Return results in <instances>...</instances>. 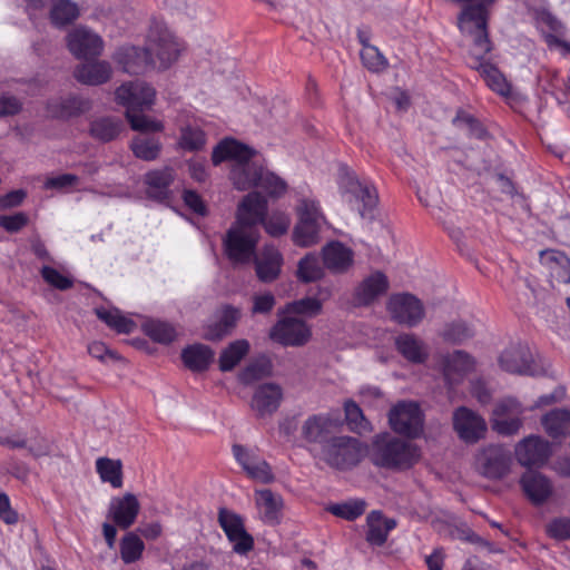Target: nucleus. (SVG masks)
<instances>
[{"mask_svg":"<svg viewBox=\"0 0 570 570\" xmlns=\"http://www.w3.org/2000/svg\"><path fill=\"white\" fill-rule=\"evenodd\" d=\"M267 212V202L258 193H249L238 205L236 220L224 238L225 253L234 264H248L255 257L259 239L257 225Z\"/></svg>","mask_w":570,"mask_h":570,"instance_id":"f257e3e1","label":"nucleus"},{"mask_svg":"<svg viewBox=\"0 0 570 570\" xmlns=\"http://www.w3.org/2000/svg\"><path fill=\"white\" fill-rule=\"evenodd\" d=\"M256 151L235 140L224 139L214 149L212 160L215 166L232 161L230 179L238 190H248L258 185L263 167L254 160Z\"/></svg>","mask_w":570,"mask_h":570,"instance_id":"f03ea898","label":"nucleus"},{"mask_svg":"<svg viewBox=\"0 0 570 570\" xmlns=\"http://www.w3.org/2000/svg\"><path fill=\"white\" fill-rule=\"evenodd\" d=\"M372 462L386 469H407L420 459L419 449L390 434L376 435L370 451Z\"/></svg>","mask_w":570,"mask_h":570,"instance_id":"7ed1b4c3","label":"nucleus"},{"mask_svg":"<svg viewBox=\"0 0 570 570\" xmlns=\"http://www.w3.org/2000/svg\"><path fill=\"white\" fill-rule=\"evenodd\" d=\"M340 188L344 199L358 212L362 218H373L379 198L372 185L361 181L354 173L346 171L341 176Z\"/></svg>","mask_w":570,"mask_h":570,"instance_id":"20e7f679","label":"nucleus"},{"mask_svg":"<svg viewBox=\"0 0 570 570\" xmlns=\"http://www.w3.org/2000/svg\"><path fill=\"white\" fill-rule=\"evenodd\" d=\"M363 454L361 442L345 435L327 440L322 448V459L337 470H348L355 466L362 460Z\"/></svg>","mask_w":570,"mask_h":570,"instance_id":"39448f33","label":"nucleus"},{"mask_svg":"<svg viewBox=\"0 0 570 570\" xmlns=\"http://www.w3.org/2000/svg\"><path fill=\"white\" fill-rule=\"evenodd\" d=\"M149 57L156 60L157 69H167L179 56L180 46L163 22H154L149 29L146 42Z\"/></svg>","mask_w":570,"mask_h":570,"instance_id":"423d86ee","label":"nucleus"},{"mask_svg":"<svg viewBox=\"0 0 570 570\" xmlns=\"http://www.w3.org/2000/svg\"><path fill=\"white\" fill-rule=\"evenodd\" d=\"M510 450L502 444H489L481 448L474 460L476 472L489 480L505 478L512 468Z\"/></svg>","mask_w":570,"mask_h":570,"instance_id":"0eeeda50","label":"nucleus"},{"mask_svg":"<svg viewBox=\"0 0 570 570\" xmlns=\"http://www.w3.org/2000/svg\"><path fill=\"white\" fill-rule=\"evenodd\" d=\"M389 423L394 432L416 438L423 431V414L416 402L401 401L390 410Z\"/></svg>","mask_w":570,"mask_h":570,"instance_id":"6e6552de","label":"nucleus"},{"mask_svg":"<svg viewBox=\"0 0 570 570\" xmlns=\"http://www.w3.org/2000/svg\"><path fill=\"white\" fill-rule=\"evenodd\" d=\"M116 101L126 107V111L149 110L156 100V90L142 80L122 83L116 89Z\"/></svg>","mask_w":570,"mask_h":570,"instance_id":"1a4fd4ad","label":"nucleus"},{"mask_svg":"<svg viewBox=\"0 0 570 570\" xmlns=\"http://www.w3.org/2000/svg\"><path fill=\"white\" fill-rule=\"evenodd\" d=\"M387 311L393 321L407 327H414L425 316L423 303L409 293L394 294L387 301Z\"/></svg>","mask_w":570,"mask_h":570,"instance_id":"9d476101","label":"nucleus"},{"mask_svg":"<svg viewBox=\"0 0 570 570\" xmlns=\"http://www.w3.org/2000/svg\"><path fill=\"white\" fill-rule=\"evenodd\" d=\"M500 367L512 374L539 375L542 368L533 361L529 347L517 343L504 348L498 358Z\"/></svg>","mask_w":570,"mask_h":570,"instance_id":"9b49d317","label":"nucleus"},{"mask_svg":"<svg viewBox=\"0 0 570 570\" xmlns=\"http://www.w3.org/2000/svg\"><path fill=\"white\" fill-rule=\"evenodd\" d=\"M552 450L549 441L539 435H529L514 446L518 463L524 468H541L551 456Z\"/></svg>","mask_w":570,"mask_h":570,"instance_id":"f8f14e48","label":"nucleus"},{"mask_svg":"<svg viewBox=\"0 0 570 570\" xmlns=\"http://www.w3.org/2000/svg\"><path fill=\"white\" fill-rule=\"evenodd\" d=\"M312 336L309 326L301 318L286 316L269 331V337L284 346H303Z\"/></svg>","mask_w":570,"mask_h":570,"instance_id":"ddd939ff","label":"nucleus"},{"mask_svg":"<svg viewBox=\"0 0 570 570\" xmlns=\"http://www.w3.org/2000/svg\"><path fill=\"white\" fill-rule=\"evenodd\" d=\"M69 51L78 59L96 58L102 53L104 41L86 27H77L67 35Z\"/></svg>","mask_w":570,"mask_h":570,"instance_id":"4468645a","label":"nucleus"},{"mask_svg":"<svg viewBox=\"0 0 570 570\" xmlns=\"http://www.w3.org/2000/svg\"><path fill=\"white\" fill-rule=\"evenodd\" d=\"M452 420L454 431L464 442L475 443L484 438L487 423L474 411L465 406H461L454 411Z\"/></svg>","mask_w":570,"mask_h":570,"instance_id":"2eb2a0df","label":"nucleus"},{"mask_svg":"<svg viewBox=\"0 0 570 570\" xmlns=\"http://www.w3.org/2000/svg\"><path fill=\"white\" fill-rule=\"evenodd\" d=\"M390 283L385 274L376 271L364 277L353 291L355 306H368L389 289Z\"/></svg>","mask_w":570,"mask_h":570,"instance_id":"dca6fc26","label":"nucleus"},{"mask_svg":"<svg viewBox=\"0 0 570 570\" xmlns=\"http://www.w3.org/2000/svg\"><path fill=\"white\" fill-rule=\"evenodd\" d=\"M114 61L127 73L138 75L147 68L156 67V60L149 57L146 48L124 46L112 55Z\"/></svg>","mask_w":570,"mask_h":570,"instance_id":"f3484780","label":"nucleus"},{"mask_svg":"<svg viewBox=\"0 0 570 570\" xmlns=\"http://www.w3.org/2000/svg\"><path fill=\"white\" fill-rule=\"evenodd\" d=\"M525 497L534 505L546 503L553 494L554 488L549 478L537 471H527L520 479Z\"/></svg>","mask_w":570,"mask_h":570,"instance_id":"a211bd4d","label":"nucleus"},{"mask_svg":"<svg viewBox=\"0 0 570 570\" xmlns=\"http://www.w3.org/2000/svg\"><path fill=\"white\" fill-rule=\"evenodd\" d=\"M323 264L333 274H345L354 264V252L341 242H331L322 248Z\"/></svg>","mask_w":570,"mask_h":570,"instance_id":"6ab92c4d","label":"nucleus"},{"mask_svg":"<svg viewBox=\"0 0 570 570\" xmlns=\"http://www.w3.org/2000/svg\"><path fill=\"white\" fill-rule=\"evenodd\" d=\"M440 365L445 381L453 385L473 371L474 360L463 351H454L442 355Z\"/></svg>","mask_w":570,"mask_h":570,"instance_id":"aec40b11","label":"nucleus"},{"mask_svg":"<svg viewBox=\"0 0 570 570\" xmlns=\"http://www.w3.org/2000/svg\"><path fill=\"white\" fill-rule=\"evenodd\" d=\"M233 453L249 478L262 483H269L274 480L271 466L265 460L250 453L244 446L238 444L233 446Z\"/></svg>","mask_w":570,"mask_h":570,"instance_id":"412c9836","label":"nucleus"},{"mask_svg":"<svg viewBox=\"0 0 570 570\" xmlns=\"http://www.w3.org/2000/svg\"><path fill=\"white\" fill-rule=\"evenodd\" d=\"M255 271L259 281L271 283L275 281L283 264V256L273 245H265L254 257Z\"/></svg>","mask_w":570,"mask_h":570,"instance_id":"4be33fe9","label":"nucleus"},{"mask_svg":"<svg viewBox=\"0 0 570 570\" xmlns=\"http://www.w3.org/2000/svg\"><path fill=\"white\" fill-rule=\"evenodd\" d=\"M283 399L282 387L275 383L259 385L252 400V409L258 416L272 415L279 406Z\"/></svg>","mask_w":570,"mask_h":570,"instance_id":"5701e85b","label":"nucleus"},{"mask_svg":"<svg viewBox=\"0 0 570 570\" xmlns=\"http://www.w3.org/2000/svg\"><path fill=\"white\" fill-rule=\"evenodd\" d=\"M140 504L132 493H126L121 498H114L109 507V515L121 529H128L136 520Z\"/></svg>","mask_w":570,"mask_h":570,"instance_id":"b1692460","label":"nucleus"},{"mask_svg":"<svg viewBox=\"0 0 570 570\" xmlns=\"http://www.w3.org/2000/svg\"><path fill=\"white\" fill-rule=\"evenodd\" d=\"M541 264L546 267L549 274V281L553 286L558 284L570 283V258L559 250H542L540 253Z\"/></svg>","mask_w":570,"mask_h":570,"instance_id":"393cba45","label":"nucleus"},{"mask_svg":"<svg viewBox=\"0 0 570 570\" xmlns=\"http://www.w3.org/2000/svg\"><path fill=\"white\" fill-rule=\"evenodd\" d=\"M73 75L83 85L99 86L111 79L112 67L106 60H92L79 65Z\"/></svg>","mask_w":570,"mask_h":570,"instance_id":"a878e982","label":"nucleus"},{"mask_svg":"<svg viewBox=\"0 0 570 570\" xmlns=\"http://www.w3.org/2000/svg\"><path fill=\"white\" fill-rule=\"evenodd\" d=\"M90 109V102L81 97L69 96L48 101L47 110L55 118H70Z\"/></svg>","mask_w":570,"mask_h":570,"instance_id":"bb28decb","label":"nucleus"},{"mask_svg":"<svg viewBox=\"0 0 570 570\" xmlns=\"http://www.w3.org/2000/svg\"><path fill=\"white\" fill-rule=\"evenodd\" d=\"M255 501L262 520L268 524H275L279 521L283 500L281 495L271 490H259L255 492Z\"/></svg>","mask_w":570,"mask_h":570,"instance_id":"cd10ccee","label":"nucleus"},{"mask_svg":"<svg viewBox=\"0 0 570 570\" xmlns=\"http://www.w3.org/2000/svg\"><path fill=\"white\" fill-rule=\"evenodd\" d=\"M215 352L204 344H193L181 352L184 365L193 372L206 371L213 363Z\"/></svg>","mask_w":570,"mask_h":570,"instance_id":"c85d7f7f","label":"nucleus"},{"mask_svg":"<svg viewBox=\"0 0 570 570\" xmlns=\"http://www.w3.org/2000/svg\"><path fill=\"white\" fill-rule=\"evenodd\" d=\"M366 540L370 544L382 546L387 540L391 530L396 527L394 519L383 517L379 511H372L367 518Z\"/></svg>","mask_w":570,"mask_h":570,"instance_id":"c756f323","label":"nucleus"},{"mask_svg":"<svg viewBox=\"0 0 570 570\" xmlns=\"http://www.w3.org/2000/svg\"><path fill=\"white\" fill-rule=\"evenodd\" d=\"M397 351L412 363H423L428 357L426 345L414 334H401L395 340Z\"/></svg>","mask_w":570,"mask_h":570,"instance_id":"7c9ffc66","label":"nucleus"},{"mask_svg":"<svg viewBox=\"0 0 570 570\" xmlns=\"http://www.w3.org/2000/svg\"><path fill=\"white\" fill-rule=\"evenodd\" d=\"M174 180L171 168L153 170L146 174L147 194L150 198L163 200L168 195V187Z\"/></svg>","mask_w":570,"mask_h":570,"instance_id":"2f4dec72","label":"nucleus"},{"mask_svg":"<svg viewBox=\"0 0 570 570\" xmlns=\"http://www.w3.org/2000/svg\"><path fill=\"white\" fill-rule=\"evenodd\" d=\"M541 424L550 438H563L570 431V411L554 409L541 417Z\"/></svg>","mask_w":570,"mask_h":570,"instance_id":"473e14b6","label":"nucleus"},{"mask_svg":"<svg viewBox=\"0 0 570 570\" xmlns=\"http://www.w3.org/2000/svg\"><path fill=\"white\" fill-rule=\"evenodd\" d=\"M249 342L240 338L229 343L222 350L218 365L222 372H229L234 370L240 361L249 353Z\"/></svg>","mask_w":570,"mask_h":570,"instance_id":"72a5a7b5","label":"nucleus"},{"mask_svg":"<svg viewBox=\"0 0 570 570\" xmlns=\"http://www.w3.org/2000/svg\"><path fill=\"white\" fill-rule=\"evenodd\" d=\"M239 317V309L226 306L222 312L219 321L216 324L208 326L204 334V338L208 341L222 340L234 330Z\"/></svg>","mask_w":570,"mask_h":570,"instance_id":"f704fd0d","label":"nucleus"},{"mask_svg":"<svg viewBox=\"0 0 570 570\" xmlns=\"http://www.w3.org/2000/svg\"><path fill=\"white\" fill-rule=\"evenodd\" d=\"M80 14L79 6L71 0H57L49 12L50 21L56 27L72 23Z\"/></svg>","mask_w":570,"mask_h":570,"instance_id":"c9c22d12","label":"nucleus"},{"mask_svg":"<svg viewBox=\"0 0 570 570\" xmlns=\"http://www.w3.org/2000/svg\"><path fill=\"white\" fill-rule=\"evenodd\" d=\"M130 148L137 158L151 161L158 158L161 142L155 137L137 136L132 139Z\"/></svg>","mask_w":570,"mask_h":570,"instance_id":"e433bc0d","label":"nucleus"},{"mask_svg":"<svg viewBox=\"0 0 570 570\" xmlns=\"http://www.w3.org/2000/svg\"><path fill=\"white\" fill-rule=\"evenodd\" d=\"M323 224L297 220L293 230V242L299 247H309L318 243Z\"/></svg>","mask_w":570,"mask_h":570,"instance_id":"4c0bfd02","label":"nucleus"},{"mask_svg":"<svg viewBox=\"0 0 570 570\" xmlns=\"http://www.w3.org/2000/svg\"><path fill=\"white\" fill-rule=\"evenodd\" d=\"M96 470L104 482H109L114 488L122 485V464L119 460L99 458Z\"/></svg>","mask_w":570,"mask_h":570,"instance_id":"58836bf2","label":"nucleus"},{"mask_svg":"<svg viewBox=\"0 0 570 570\" xmlns=\"http://www.w3.org/2000/svg\"><path fill=\"white\" fill-rule=\"evenodd\" d=\"M121 130V121L115 118L104 117L91 122L90 135L101 141L115 139Z\"/></svg>","mask_w":570,"mask_h":570,"instance_id":"ea45409f","label":"nucleus"},{"mask_svg":"<svg viewBox=\"0 0 570 570\" xmlns=\"http://www.w3.org/2000/svg\"><path fill=\"white\" fill-rule=\"evenodd\" d=\"M142 327L153 341L161 344H169L177 337L175 327L163 321L150 320Z\"/></svg>","mask_w":570,"mask_h":570,"instance_id":"a19ab883","label":"nucleus"},{"mask_svg":"<svg viewBox=\"0 0 570 570\" xmlns=\"http://www.w3.org/2000/svg\"><path fill=\"white\" fill-rule=\"evenodd\" d=\"M324 276V268L314 254L305 255L297 266V277L304 283H312Z\"/></svg>","mask_w":570,"mask_h":570,"instance_id":"79ce46f5","label":"nucleus"},{"mask_svg":"<svg viewBox=\"0 0 570 570\" xmlns=\"http://www.w3.org/2000/svg\"><path fill=\"white\" fill-rule=\"evenodd\" d=\"M328 419L323 415H312L307 417L302 425V435L308 442H321L328 425Z\"/></svg>","mask_w":570,"mask_h":570,"instance_id":"37998d69","label":"nucleus"},{"mask_svg":"<svg viewBox=\"0 0 570 570\" xmlns=\"http://www.w3.org/2000/svg\"><path fill=\"white\" fill-rule=\"evenodd\" d=\"M96 314L99 320L105 322L109 327L116 330L118 333H131L135 323L122 316L118 309H106V308H97Z\"/></svg>","mask_w":570,"mask_h":570,"instance_id":"c03bdc74","label":"nucleus"},{"mask_svg":"<svg viewBox=\"0 0 570 570\" xmlns=\"http://www.w3.org/2000/svg\"><path fill=\"white\" fill-rule=\"evenodd\" d=\"M126 118L135 131L160 132L164 130V124L160 120L145 115L144 111H126Z\"/></svg>","mask_w":570,"mask_h":570,"instance_id":"a18cd8bd","label":"nucleus"},{"mask_svg":"<svg viewBox=\"0 0 570 570\" xmlns=\"http://www.w3.org/2000/svg\"><path fill=\"white\" fill-rule=\"evenodd\" d=\"M345 420L348 428L356 433L371 431V424L365 419L361 407L352 400L344 403Z\"/></svg>","mask_w":570,"mask_h":570,"instance_id":"49530a36","label":"nucleus"},{"mask_svg":"<svg viewBox=\"0 0 570 570\" xmlns=\"http://www.w3.org/2000/svg\"><path fill=\"white\" fill-rule=\"evenodd\" d=\"M366 502L362 499H351L342 503L332 504L328 511L345 520H355L365 512Z\"/></svg>","mask_w":570,"mask_h":570,"instance_id":"de8ad7c7","label":"nucleus"},{"mask_svg":"<svg viewBox=\"0 0 570 570\" xmlns=\"http://www.w3.org/2000/svg\"><path fill=\"white\" fill-rule=\"evenodd\" d=\"M145 544L134 532L126 534L120 543V554L125 563H132L141 558Z\"/></svg>","mask_w":570,"mask_h":570,"instance_id":"09e8293b","label":"nucleus"},{"mask_svg":"<svg viewBox=\"0 0 570 570\" xmlns=\"http://www.w3.org/2000/svg\"><path fill=\"white\" fill-rule=\"evenodd\" d=\"M298 220H307L311 223L323 224L324 215L321 212L320 204L311 197H301L296 206Z\"/></svg>","mask_w":570,"mask_h":570,"instance_id":"8fccbe9b","label":"nucleus"},{"mask_svg":"<svg viewBox=\"0 0 570 570\" xmlns=\"http://www.w3.org/2000/svg\"><path fill=\"white\" fill-rule=\"evenodd\" d=\"M218 522L228 540H233V538L239 533L243 534V530L245 529L243 519L227 509L219 510Z\"/></svg>","mask_w":570,"mask_h":570,"instance_id":"3c124183","label":"nucleus"},{"mask_svg":"<svg viewBox=\"0 0 570 570\" xmlns=\"http://www.w3.org/2000/svg\"><path fill=\"white\" fill-rule=\"evenodd\" d=\"M266 213L263 216L262 222L258 224H263L265 230L274 237L281 236L288 230L291 219L284 213H273L268 217H266Z\"/></svg>","mask_w":570,"mask_h":570,"instance_id":"603ef678","label":"nucleus"},{"mask_svg":"<svg viewBox=\"0 0 570 570\" xmlns=\"http://www.w3.org/2000/svg\"><path fill=\"white\" fill-rule=\"evenodd\" d=\"M492 429L501 435H514L522 426V419L517 416L493 415Z\"/></svg>","mask_w":570,"mask_h":570,"instance_id":"864d4df0","label":"nucleus"},{"mask_svg":"<svg viewBox=\"0 0 570 570\" xmlns=\"http://www.w3.org/2000/svg\"><path fill=\"white\" fill-rule=\"evenodd\" d=\"M363 65L371 71L379 72L386 67V60L379 49L371 45L363 46L361 50Z\"/></svg>","mask_w":570,"mask_h":570,"instance_id":"5fc2aeb1","label":"nucleus"},{"mask_svg":"<svg viewBox=\"0 0 570 570\" xmlns=\"http://www.w3.org/2000/svg\"><path fill=\"white\" fill-rule=\"evenodd\" d=\"M206 144V137L203 130L196 127H185L181 129L180 146L187 150H198Z\"/></svg>","mask_w":570,"mask_h":570,"instance_id":"6e6d98bb","label":"nucleus"},{"mask_svg":"<svg viewBox=\"0 0 570 570\" xmlns=\"http://www.w3.org/2000/svg\"><path fill=\"white\" fill-rule=\"evenodd\" d=\"M259 187H262L269 196L279 197L286 191V183L265 169H263L262 177L258 181Z\"/></svg>","mask_w":570,"mask_h":570,"instance_id":"4d7b16f0","label":"nucleus"},{"mask_svg":"<svg viewBox=\"0 0 570 570\" xmlns=\"http://www.w3.org/2000/svg\"><path fill=\"white\" fill-rule=\"evenodd\" d=\"M322 309V303L314 297H305L287 304L286 312L291 314L317 315Z\"/></svg>","mask_w":570,"mask_h":570,"instance_id":"13d9d810","label":"nucleus"},{"mask_svg":"<svg viewBox=\"0 0 570 570\" xmlns=\"http://www.w3.org/2000/svg\"><path fill=\"white\" fill-rule=\"evenodd\" d=\"M41 276L50 286L60 291H66L73 285L72 278L50 266H43L41 268Z\"/></svg>","mask_w":570,"mask_h":570,"instance_id":"bf43d9fd","label":"nucleus"},{"mask_svg":"<svg viewBox=\"0 0 570 570\" xmlns=\"http://www.w3.org/2000/svg\"><path fill=\"white\" fill-rule=\"evenodd\" d=\"M473 335L472 328L463 322L449 324L443 331V337L454 343H461Z\"/></svg>","mask_w":570,"mask_h":570,"instance_id":"052dcab7","label":"nucleus"},{"mask_svg":"<svg viewBox=\"0 0 570 570\" xmlns=\"http://www.w3.org/2000/svg\"><path fill=\"white\" fill-rule=\"evenodd\" d=\"M524 412L522 404L513 397L503 399L499 402L494 410L493 415H507V416H517L520 417Z\"/></svg>","mask_w":570,"mask_h":570,"instance_id":"680f3d73","label":"nucleus"},{"mask_svg":"<svg viewBox=\"0 0 570 570\" xmlns=\"http://www.w3.org/2000/svg\"><path fill=\"white\" fill-rule=\"evenodd\" d=\"M547 532L557 540L570 539V518H558L547 525Z\"/></svg>","mask_w":570,"mask_h":570,"instance_id":"e2e57ef3","label":"nucleus"},{"mask_svg":"<svg viewBox=\"0 0 570 570\" xmlns=\"http://www.w3.org/2000/svg\"><path fill=\"white\" fill-rule=\"evenodd\" d=\"M275 296L272 293L256 294L253 296L252 312L254 314H267L275 306Z\"/></svg>","mask_w":570,"mask_h":570,"instance_id":"0e129e2a","label":"nucleus"},{"mask_svg":"<svg viewBox=\"0 0 570 570\" xmlns=\"http://www.w3.org/2000/svg\"><path fill=\"white\" fill-rule=\"evenodd\" d=\"M22 109V102L14 96H0V118L14 116Z\"/></svg>","mask_w":570,"mask_h":570,"instance_id":"69168bd1","label":"nucleus"},{"mask_svg":"<svg viewBox=\"0 0 570 570\" xmlns=\"http://www.w3.org/2000/svg\"><path fill=\"white\" fill-rule=\"evenodd\" d=\"M453 124L459 127H466L470 130L471 135H474L479 138H481L484 134V130L481 128L478 121L472 116L463 111L458 112V115L453 119Z\"/></svg>","mask_w":570,"mask_h":570,"instance_id":"338daca9","label":"nucleus"},{"mask_svg":"<svg viewBox=\"0 0 570 570\" xmlns=\"http://www.w3.org/2000/svg\"><path fill=\"white\" fill-rule=\"evenodd\" d=\"M27 223L28 217L23 213L0 217V226L10 233L20 230Z\"/></svg>","mask_w":570,"mask_h":570,"instance_id":"774afa93","label":"nucleus"}]
</instances>
